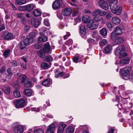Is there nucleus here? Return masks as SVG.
<instances>
[{
  "label": "nucleus",
  "mask_w": 133,
  "mask_h": 133,
  "mask_svg": "<svg viewBox=\"0 0 133 133\" xmlns=\"http://www.w3.org/2000/svg\"><path fill=\"white\" fill-rule=\"evenodd\" d=\"M124 39L121 37H118L114 41V43L115 44H117L123 43L124 41Z\"/></svg>",
  "instance_id": "26"
},
{
  "label": "nucleus",
  "mask_w": 133,
  "mask_h": 133,
  "mask_svg": "<svg viewBox=\"0 0 133 133\" xmlns=\"http://www.w3.org/2000/svg\"><path fill=\"white\" fill-rule=\"evenodd\" d=\"M74 131V128L72 126L69 127L66 129V133H73Z\"/></svg>",
  "instance_id": "39"
},
{
  "label": "nucleus",
  "mask_w": 133,
  "mask_h": 133,
  "mask_svg": "<svg viewBox=\"0 0 133 133\" xmlns=\"http://www.w3.org/2000/svg\"><path fill=\"white\" fill-rule=\"evenodd\" d=\"M112 23L116 25L119 24L121 22V20L119 18L116 17H113L111 19Z\"/></svg>",
  "instance_id": "22"
},
{
  "label": "nucleus",
  "mask_w": 133,
  "mask_h": 133,
  "mask_svg": "<svg viewBox=\"0 0 133 133\" xmlns=\"http://www.w3.org/2000/svg\"><path fill=\"white\" fill-rule=\"evenodd\" d=\"M71 12L72 10L70 8H67L63 9L62 13L63 15L69 16L71 14Z\"/></svg>",
  "instance_id": "15"
},
{
  "label": "nucleus",
  "mask_w": 133,
  "mask_h": 133,
  "mask_svg": "<svg viewBox=\"0 0 133 133\" xmlns=\"http://www.w3.org/2000/svg\"><path fill=\"white\" fill-rule=\"evenodd\" d=\"M92 35V37L94 38H98L99 36L98 32L96 31H93Z\"/></svg>",
  "instance_id": "46"
},
{
  "label": "nucleus",
  "mask_w": 133,
  "mask_h": 133,
  "mask_svg": "<svg viewBox=\"0 0 133 133\" xmlns=\"http://www.w3.org/2000/svg\"><path fill=\"white\" fill-rule=\"evenodd\" d=\"M117 0H115L111 1L110 3L109 6L112 12L115 10L118 6H119L118 4Z\"/></svg>",
  "instance_id": "7"
},
{
  "label": "nucleus",
  "mask_w": 133,
  "mask_h": 133,
  "mask_svg": "<svg viewBox=\"0 0 133 133\" xmlns=\"http://www.w3.org/2000/svg\"><path fill=\"white\" fill-rule=\"evenodd\" d=\"M24 93L26 95L28 96H30L32 94V91L30 89H24Z\"/></svg>",
  "instance_id": "29"
},
{
  "label": "nucleus",
  "mask_w": 133,
  "mask_h": 133,
  "mask_svg": "<svg viewBox=\"0 0 133 133\" xmlns=\"http://www.w3.org/2000/svg\"><path fill=\"white\" fill-rule=\"evenodd\" d=\"M34 15L36 17L40 16L41 15V12L39 10L35 9L33 11Z\"/></svg>",
  "instance_id": "37"
},
{
  "label": "nucleus",
  "mask_w": 133,
  "mask_h": 133,
  "mask_svg": "<svg viewBox=\"0 0 133 133\" xmlns=\"http://www.w3.org/2000/svg\"><path fill=\"white\" fill-rule=\"evenodd\" d=\"M7 72L8 74H12V72L11 68H9L7 70Z\"/></svg>",
  "instance_id": "61"
},
{
  "label": "nucleus",
  "mask_w": 133,
  "mask_h": 133,
  "mask_svg": "<svg viewBox=\"0 0 133 133\" xmlns=\"http://www.w3.org/2000/svg\"><path fill=\"white\" fill-rule=\"evenodd\" d=\"M33 72L35 74H37L38 72V68L37 67H34L33 68Z\"/></svg>",
  "instance_id": "54"
},
{
  "label": "nucleus",
  "mask_w": 133,
  "mask_h": 133,
  "mask_svg": "<svg viewBox=\"0 0 133 133\" xmlns=\"http://www.w3.org/2000/svg\"><path fill=\"white\" fill-rule=\"evenodd\" d=\"M13 102L14 105L17 108H23L25 106V100L22 98L14 100Z\"/></svg>",
  "instance_id": "3"
},
{
  "label": "nucleus",
  "mask_w": 133,
  "mask_h": 133,
  "mask_svg": "<svg viewBox=\"0 0 133 133\" xmlns=\"http://www.w3.org/2000/svg\"><path fill=\"white\" fill-rule=\"evenodd\" d=\"M42 68L44 69H46L49 67V64L45 62H43L41 65Z\"/></svg>",
  "instance_id": "40"
},
{
  "label": "nucleus",
  "mask_w": 133,
  "mask_h": 133,
  "mask_svg": "<svg viewBox=\"0 0 133 133\" xmlns=\"http://www.w3.org/2000/svg\"><path fill=\"white\" fill-rule=\"evenodd\" d=\"M26 3L25 0H16V3L19 5L24 4Z\"/></svg>",
  "instance_id": "42"
},
{
  "label": "nucleus",
  "mask_w": 133,
  "mask_h": 133,
  "mask_svg": "<svg viewBox=\"0 0 133 133\" xmlns=\"http://www.w3.org/2000/svg\"><path fill=\"white\" fill-rule=\"evenodd\" d=\"M83 56L79 54H76L74 57L73 58V61L75 63H77L78 62H80L82 61V59Z\"/></svg>",
  "instance_id": "8"
},
{
  "label": "nucleus",
  "mask_w": 133,
  "mask_h": 133,
  "mask_svg": "<svg viewBox=\"0 0 133 133\" xmlns=\"http://www.w3.org/2000/svg\"><path fill=\"white\" fill-rule=\"evenodd\" d=\"M106 25L107 27L110 29H111L113 28V25L110 22H107L106 23Z\"/></svg>",
  "instance_id": "53"
},
{
  "label": "nucleus",
  "mask_w": 133,
  "mask_h": 133,
  "mask_svg": "<svg viewBox=\"0 0 133 133\" xmlns=\"http://www.w3.org/2000/svg\"><path fill=\"white\" fill-rule=\"evenodd\" d=\"M130 59L128 57H126L121 59L119 62V65L121 66L129 64L130 61Z\"/></svg>",
  "instance_id": "14"
},
{
  "label": "nucleus",
  "mask_w": 133,
  "mask_h": 133,
  "mask_svg": "<svg viewBox=\"0 0 133 133\" xmlns=\"http://www.w3.org/2000/svg\"><path fill=\"white\" fill-rule=\"evenodd\" d=\"M122 7L119 6H118L117 8H116L115 10H113L112 12L114 14H116L117 15H119L121 14L122 12Z\"/></svg>",
  "instance_id": "21"
},
{
  "label": "nucleus",
  "mask_w": 133,
  "mask_h": 133,
  "mask_svg": "<svg viewBox=\"0 0 133 133\" xmlns=\"http://www.w3.org/2000/svg\"><path fill=\"white\" fill-rule=\"evenodd\" d=\"M131 69V68L130 67H127L122 70L121 69V77L124 79H128Z\"/></svg>",
  "instance_id": "2"
},
{
  "label": "nucleus",
  "mask_w": 133,
  "mask_h": 133,
  "mask_svg": "<svg viewBox=\"0 0 133 133\" xmlns=\"http://www.w3.org/2000/svg\"><path fill=\"white\" fill-rule=\"evenodd\" d=\"M99 5L101 8L106 10L109 8L108 3L105 1H99Z\"/></svg>",
  "instance_id": "11"
},
{
  "label": "nucleus",
  "mask_w": 133,
  "mask_h": 133,
  "mask_svg": "<svg viewBox=\"0 0 133 133\" xmlns=\"http://www.w3.org/2000/svg\"><path fill=\"white\" fill-rule=\"evenodd\" d=\"M55 77L57 78L59 77H60L63 75V72H62V70L61 69H57L55 72Z\"/></svg>",
  "instance_id": "27"
},
{
  "label": "nucleus",
  "mask_w": 133,
  "mask_h": 133,
  "mask_svg": "<svg viewBox=\"0 0 133 133\" xmlns=\"http://www.w3.org/2000/svg\"><path fill=\"white\" fill-rule=\"evenodd\" d=\"M94 20L98 22L101 20H103L102 17H99L97 16L94 17L93 18Z\"/></svg>",
  "instance_id": "49"
},
{
  "label": "nucleus",
  "mask_w": 133,
  "mask_h": 133,
  "mask_svg": "<svg viewBox=\"0 0 133 133\" xmlns=\"http://www.w3.org/2000/svg\"><path fill=\"white\" fill-rule=\"evenodd\" d=\"M108 43V41L105 39H103L100 40L99 42L100 46H104Z\"/></svg>",
  "instance_id": "33"
},
{
  "label": "nucleus",
  "mask_w": 133,
  "mask_h": 133,
  "mask_svg": "<svg viewBox=\"0 0 133 133\" xmlns=\"http://www.w3.org/2000/svg\"><path fill=\"white\" fill-rule=\"evenodd\" d=\"M128 79L131 81L133 82V74H131L130 76L129 75Z\"/></svg>",
  "instance_id": "64"
},
{
  "label": "nucleus",
  "mask_w": 133,
  "mask_h": 133,
  "mask_svg": "<svg viewBox=\"0 0 133 133\" xmlns=\"http://www.w3.org/2000/svg\"><path fill=\"white\" fill-rule=\"evenodd\" d=\"M81 17L80 16H78V17L77 18H76L74 19L75 22H76V23L75 24H76L77 23L81 21Z\"/></svg>",
  "instance_id": "50"
},
{
  "label": "nucleus",
  "mask_w": 133,
  "mask_h": 133,
  "mask_svg": "<svg viewBox=\"0 0 133 133\" xmlns=\"http://www.w3.org/2000/svg\"><path fill=\"white\" fill-rule=\"evenodd\" d=\"M40 21L39 19L32 17L31 19V23L35 28L37 27L40 24Z\"/></svg>",
  "instance_id": "13"
},
{
  "label": "nucleus",
  "mask_w": 133,
  "mask_h": 133,
  "mask_svg": "<svg viewBox=\"0 0 133 133\" xmlns=\"http://www.w3.org/2000/svg\"><path fill=\"white\" fill-rule=\"evenodd\" d=\"M11 85L15 88V89L19 90L20 87L19 85L18 84L13 83Z\"/></svg>",
  "instance_id": "51"
},
{
  "label": "nucleus",
  "mask_w": 133,
  "mask_h": 133,
  "mask_svg": "<svg viewBox=\"0 0 133 133\" xmlns=\"http://www.w3.org/2000/svg\"><path fill=\"white\" fill-rule=\"evenodd\" d=\"M112 47L110 44H108L105 46L103 50L104 53L107 54H110L112 51Z\"/></svg>",
  "instance_id": "16"
},
{
  "label": "nucleus",
  "mask_w": 133,
  "mask_h": 133,
  "mask_svg": "<svg viewBox=\"0 0 133 133\" xmlns=\"http://www.w3.org/2000/svg\"><path fill=\"white\" fill-rule=\"evenodd\" d=\"M43 50L44 51L48 52H49L51 50V46L48 42H46L44 44Z\"/></svg>",
  "instance_id": "20"
},
{
  "label": "nucleus",
  "mask_w": 133,
  "mask_h": 133,
  "mask_svg": "<svg viewBox=\"0 0 133 133\" xmlns=\"http://www.w3.org/2000/svg\"><path fill=\"white\" fill-rule=\"evenodd\" d=\"M44 23L45 26H48L49 25V23L48 22V20L46 19H45L44 20Z\"/></svg>",
  "instance_id": "57"
},
{
  "label": "nucleus",
  "mask_w": 133,
  "mask_h": 133,
  "mask_svg": "<svg viewBox=\"0 0 133 133\" xmlns=\"http://www.w3.org/2000/svg\"><path fill=\"white\" fill-rule=\"evenodd\" d=\"M47 40V37L44 36H41L38 38V42L39 43H42L43 42H45Z\"/></svg>",
  "instance_id": "24"
},
{
  "label": "nucleus",
  "mask_w": 133,
  "mask_h": 133,
  "mask_svg": "<svg viewBox=\"0 0 133 133\" xmlns=\"http://www.w3.org/2000/svg\"><path fill=\"white\" fill-rule=\"evenodd\" d=\"M116 34L114 32V31L111 33L110 35L111 36V39L113 40L115 39L116 37Z\"/></svg>",
  "instance_id": "52"
},
{
  "label": "nucleus",
  "mask_w": 133,
  "mask_h": 133,
  "mask_svg": "<svg viewBox=\"0 0 133 133\" xmlns=\"http://www.w3.org/2000/svg\"><path fill=\"white\" fill-rule=\"evenodd\" d=\"M44 59L45 61L47 62L52 61L53 60V58L50 55L46 56Z\"/></svg>",
  "instance_id": "45"
},
{
  "label": "nucleus",
  "mask_w": 133,
  "mask_h": 133,
  "mask_svg": "<svg viewBox=\"0 0 133 133\" xmlns=\"http://www.w3.org/2000/svg\"><path fill=\"white\" fill-rule=\"evenodd\" d=\"M70 35V33L69 32H67V34L64 36V40H65L67 39V38Z\"/></svg>",
  "instance_id": "62"
},
{
  "label": "nucleus",
  "mask_w": 133,
  "mask_h": 133,
  "mask_svg": "<svg viewBox=\"0 0 133 133\" xmlns=\"http://www.w3.org/2000/svg\"><path fill=\"white\" fill-rule=\"evenodd\" d=\"M3 35L5 40H9L13 38L12 34L7 31H4L3 32Z\"/></svg>",
  "instance_id": "5"
},
{
  "label": "nucleus",
  "mask_w": 133,
  "mask_h": 133,
  "mask_svg": "<svg viewBox=\"0 0 133 133\" xmlns=\"http://www.w3.org/2000/svg\"><path fill=\"white\" fill-rule=\"evenodd\" d=\"M21 65L25 69L26 68V63L22 62L21 63Z\"/></svg>",
  "instance_id": "59"
},
{
  "label": "nucleus",
  "mask_w": 133,
  "mask_h": 133,
  "mask_svg": "<svg viewBox=\"0 0 133 133\" xmlns=\"http://www.w3.org/2000/svg\"><path fill=\"white\" fill-rule=\"evenodd\" d=\"M106 14V12L105 11H102L101 10L98 9L93 12L92 14L94 16L98 15H100L101 16H102L105 15Z\"/></svg>",
  "instance_id": "10"
},
{
  "label": "nucleus",
  "mask_w": 133,
  "mask_h": 133,
  "mask_svg": "<svg viewBox=\"0 0 133 133\" xmlns=\"http://www.w3.org/2000/svg\"><path fill=\"white\" fill-rule=\"evenodd\" d=\"M9 65L10 66L15 67L18 65V63L16 61H13L10 62Z\"/></svg>",
  "instance_id": "44"
},
{
  "label": "nucleus",
  "mask_w": 133,
  "mask_h": 133,
  "mask_svg": "<svg viewBox=\"0 0 133 133\" xmlns=\"http://www.w3.org/2000/svg\"><path fill=\"white\" fill-rule=\"evenodd\" d=\"M78 14V12L77 11H74L73 12L72 15L73 17L77 16Z\"/></svg>",
  "instance_id": "60"
},
{
  "label": "nucleus",
  "mask_w": 133,
  "mask_h": 133,
  "mask_svg": "<svg viewBox=\"0 0 133 133\" xmlns=\"http://www.w3.org/2000/svg\"><path fill=\"white\" fill-rule=\"evenodd\" d=\"M26 46L23 41L20 42L18 44L17 47L19 50L21 51V55H23L26 52L27 48Z\"/></svg>",
  "instance_id": "4"
},
{
  "label": "nucleus",
  "mask_w": 133,
  "mask_h": 133,
  "mask_svg": "<svg viewBox=\"0 0 133 133\" xmlns=\"http://www.w3.org/2000/svg\"><path fill=\"white\" fill-rule=\"evenodd\" d=\"M79 30L82 37L84 39L87 37L86 36V32L85 27L82 25H80L79 26Z\"/></svg>",
  "instance_id": "6"
},
{
  "label": "nucleus",
  "mask_w": 133,
  "mask_h": 133,
  "mask_svg": "<svg viewBox=\"0 0 133 133\" xmlns=\"http://www.w3.org/2000/svg\"><path fill=\"white\" fill-rule=\"evenodd\" d=\"M34 133H44L43 130L42 129H39L34 130Z\"/></svg>",
  "instance_id": "48"
},
{
  "label": "nucleus",
  "mask_w": 133,
  "mask_h": 133,
  "mask_svg": "<svg viewBox=\"0 0 133 133\" xmlns=\"http://www.w3.org/2000/svg\"><path fill=\"white\" fill-rule=\"evenodd\" d=\"M35 36V32H32L30 34L27 36H29V38L30 39H30H31V40H33V39L34 38Z\"/></svg>",
  "instance_id": "47"
},
{
  "label": "nucleus",
  "mask_w": 133,
  "mask_h": 133,
  "mask_svg": "<svg viewBox=\"0 0 133 133\" xmlns=\"http://www.w3.org/2000/svg\"><path fill=\"white\" fill-rule=\"evenodd\" d=\"M24 85L25 87L26 88H29L31 86V84L30 81L25 80L24 83Z\"/></svg>",
  "instance_id": "43"
},
{
  "label": "nucleus",
  "mask_w": 133,
  "mask_h": 133,
  "mask_svg": "<svg viewBox=\"0 0 133 133\" xmlns=\"http://www.w3.org/2000/svg\"><path fill=\"white\" fill-rule=\"evenodd\" d=\"M33 40H31V39H30L29 36H27L26 38L24 39L23 42L27 46L31 44Z\"/></svg>",
  "instance_id": "23"
},
{
  "label": "nucleus",
  "mask_w": 133,
  "mask_h": 133,
  "mask_svg": "<svg viewBox=\"0 0 133 133\" xmlns=\"http://www.w3.org/2000/svg\"><path fill=\"white\" fill-rule=\"evenodd\" d=\"M114 31V32L117 35H120L122 34V33L121 29L118 26L116 28V29Z\"/></svg>",
  "instance_id": "36"
},
{
  "label": "nucleus",
  "mask_w": 133,
  "mask_h": 133,
  "mask_svg": "<svg viewBox=\"0 0 133 133\" xmlns=\"http://www.w3.org/2000/svg\"><path fill=\"white\" fill-rule=\"evenodd\" d=\"M87 40L88 42L90 43H94L95 42L94 40L90 38L88 39Z\"/></svg>",
  "instance_id": "63"
},
{
  "label": "nucleus",
  "mask_w": 133,
  "mask_h": 133,
  "mask_svg": "<svg viewBox=\"0 0 133 133\" xmlns=\"http://www.w3.org/2000/svg\"><path fill=\"white\" fill-rule=\"evenodd\" d=\"M44 51L42 50L38 52L37 53L38 56L40 57L43 58L45 56V53Z\"/></svg>",
  "instance_id": "38"
},
{
  "label": "nucleus",
  "mask_w": 133,
  "mask_h": 133,
  "mask_svg": "<svg viewBox=\"0 0 133 133\" xmlns=\"http://www.w3.org/2000/svg\"><path fill=\"white\" fill-rule=\"evenodd\" d=\"M87 26L91 30L96 29L98 27L97 25L94 23V21L92 19L90 21V22L87 25Z\"/></svg>",
  "instance_id": "12"
},
{
  "label": "nucleus",
  "mask_w": 133,
  "mask_h": 133,
  "mask_svg": "<svg viewBox=\"0 0 133 133\" xmlns=\"http://www.w3.org/2000/svg\"><path fill=\"white\" fill-rule=\"evenodd\" d=\"M91 19L90 17L88 16H84L82 18V21L84 23H89L90 22Z\"/></svg>",
  "instance_id": "30"
},
{
  "label": "nucleus",
  "mask_w": 133,
  "mask_h": 133,
  "mask_svg": "<svg viewBox=\"0 0 133 133\" xmlns=\"http://www.w3.org/2000/svg\"><path fill=\"white\" fill-rule=\"evenodd\" d=\"M11 52V50L10 49H8L5 50L3 52L4 56L6 58L9 57L10 55Z\"/></svg>",
  "instance_id": "31"
},
{
  "label": "nucleus",
  "mask_w": 133,
  "mask_h": 133,
  "mask_svg": "<svg viewBox=\"0 0 133 133\" xmlns=\"http://www.w3.org/2000/svg\"><path fill=\"white\" fill-rule=\"evenodd\" d=\"M60 3L58 0H56L52 4V7L54 10H58L60 7Z\"/></svg>",
  "instance_id": "17"
},
{
  "label": "nucleus",
  "mask_w": 133,
  "mask_h": 133,
  "mask_svg": "<svg viewBox=\"0 0 133 133\" xmlns=\"http://www.w3.org/2000/svg\"><path fill=\"white\" fill-rule=\"evenodd\" d=\"M99 33L101 35L103 36H105L107 35V31L106 28H103L100 30Z\"/></svg>",
  "instance_id": "32"
},
{
  "label": "nucleus",
  "mask_w": 133,
  "mask_h": 133,
  "mask_svg": "<svg viewBox=\"0 0 133 133\" xmlns=\"http://www.w3.org/2000/svg\"><path fill=\"white\" fill-rule=\"evenodd\" d=\"M73 42L72 40V39H70L66 42L65 44L69 45H71L72 44Z\"/></svg>",
  "instance_id": "55"
},
{
  "label": "nucleus",
  "mask_w": 133,
  "mask_h": 133,
  "mask_svg": "<svg viewBox=\"0 0 133 133\" xmlns=\"http://www.w3.org/2000/svg\"><path fill=\"white\" fill-rule=\"evenodd\" d=\"M55 125L53 124L50 125L48 128L46 133H54V131L55 130Z\"/></svg>",
  "instance_id": "18"
},
{
  "label": "nucleus",
  "mask_w": 133,
  "mask_h": 133,
  "mask_svg": "<svg viewBox=\"0 0 133 133\" xmlns=\"http://www.w3.org/2000/svg\"><path fill=\"white\" fill-rule=\"evenodd\" d=\"M13 94L14 96L18 98L21 97V95L19 90L15 89Z\"/></svg>",
  "instance_id": "35"
},
{
  "label": "nucleus",
  "mask_w": 133,
  "mask_h": 133,
  "mask_svg": "<svg viewBox=\"0 0 133 133\" xmlns=\"http://www.w3.org/2000/svg\"><path fill=\"white\" fill-rule=\"evenodd\" d=\"M17 75L19 76L18 79L21 80V83H23L25 81V80L26 78V76L23 74L20 75V74L17 73Z\"/></svg>",
  "instance_id": "25"
},
{
  "label": "nucleus",
  "mask_w": 133,
  "mask_h": 133,
  "mask_svg": "<svg viewBox=\"0 0 133 133\" xmlns=\"http://www.w3.org/2000/svg\"><path fill=\"white\" fill-rule=\"evenodd\" d=\"M115 54L116 55H118L119 58L124 57L127 55V53L125 52V47L123 45L116 48Z\"/></svg>",
  "instance_id": "1"
},
{
  "label": "nucleus",
  "mask_w": 133,
  "mask_h": 133,
  "mask_svg": "<svg viewBox=\"0 0 133 133\" xmlns=\"http://www.w3.org/2000/svg\"><path fill=\"white\" fill-rule=\"evenodd\" d=\"M52 82H51L50 79L48 78L45 79L42 83V85L44 86H46L49 84H51Z\"/></svg>",
  "instance_id": "28"
},
{
  "label": "nucleus",
  "mask_w": 133,
  "mask_h": 133,
  "mask_svg": "<svg viewBox=\"0 0 133 133\" xmlns=\"http://www.w3.org/2000/svg\"><path fill=\"white\" fill-rule=\"evenodd\" d=\"M34 8V5L32 4H30L26 6L25 9L28 11H30L32 10Z\"/></svg>",
  "instance_id": "41"
},
{
  "label": "nucleus",
  "mask_w": 133,
  "mask_h": 133,
  "mask_svg": "<svg viewBox=\"0 0 133 133\" xmlns=\"http://www.w3.org/2000/svg\"><path fill=\"white\" fill-rule=\"evenodd\" d=\"M5 71V67L3 66L0 70V73L1 74H3Z\"/></svg>",
  "instance_id": "56"
},
{
  "label": "nucleus",
  "mask_w": 133,
  "mask_h": 133,
  "mask_svg": "<svg viewBox=\"0 0 133 133\" xmlns=\"http://www.w3.org/2000/svg\"><path fill=\"white\" fill-rule=\"evenodd\" d=\"M24 131V126L18 125L15 127L14 129L15 133H23Z\"/></svg>",
  "instance_id": "9"
},
{
  "label": "nucleus",
  "mask_w": 133,
  "mask_h": 133,
  "mask_svg": "<svg viewBox=\"0 0 133 133\" xmlns=\"http://www.w3.org/2000/svg\"><path fill=\"white\" fill-rule=\"evenodd\" d=\"M67 125L63 123L59 124L58 125V130L64 131L65 128L66 127Z\"/></svg>",
  "instance_id": "34"
},
{
  "label": "nucleus",
  "mask_w": 133,
  "mask_h": 133,
  "mask_svg": "<svg viewBox=\"0 0 133 133\" xmlns=\"http://www.w3.org/2000/svg\"><path fill=\"white\" fill-rule=\"evenodd\" d=\"M4 93L6 94H9L10 92V88L8 86H5L3 87L0 88Z\"/></svg>",
  "instance_id": "19"
},
{
  "label": "nucleus",
  "mask_w": 133,
  "mask_h": 133,
  "mask_svg": "<svg viewBox=\"0 0 133 133\" xmlns=\"http://www.w3.org/2000/svg\"><path fill=\"white\" fill-rule=\"evenodd\" d=\"M112 14L110 13H109L106 15V17L107 19H110L112 16Z\"/></svg>",
  "instance_id": "58"
}]
</instances>
